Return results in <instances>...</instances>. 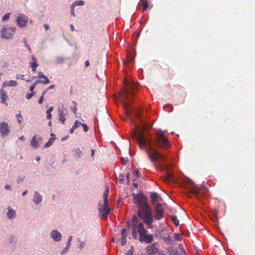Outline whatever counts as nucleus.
<instances>
[{
  "instance_id": "nucleus-1",
  "label": "nucleus",
  "mask_w": 255,
  "mask_h": 255,
  "mask_svg": "<svg viewBox=\"0 0 255 255\" xmlns=\"http://www.w3.org/2000/svg\"><path fill=\"white\" fill-rule=\"evenodd\" d=\"M132 134L133 137L136 140L140 149L146 152L152 163L159 160L163 162L165 161L166 160L164 157L151 146V139L145 136L142 131H136L133 132Z\"/></svg>"
},
{
  "instance_id": "nucleus-27",
  "label": "nucleus",
  "mask_w": 255,
  "mask_h": 255,
  "mask_svg": "<svg viewBox=\"0 0 255 255\" xmlns=\"http://www.w3.org/2000/svg\"><path fill=\"white\" fill-rule=\"evenodd\" d=\"M40 82H41V80H37V81H35V82L33 83L32 85L30 87V89H29L30 91L31 92H33V90H34V89H35V87H36V85H37V84H38V83H40Z\"/></svg>"
},
{
  "instance_id": "nucleus-5",
  "label": "nucleus",
  "mask_w": 255,
  "mask_h": 255,
  "mask_svg": "<svg viewBox=\"0 0 255 255\" xmlns=\"http://www.w3.org/2000/svg\"><path fill=\"white\" fill-rule=\"evenodd\" d=\"M155 144L159 147L167 149L170 147V143L164 132L161 129H158L157 132V137L155 140Z\"/></svg>"
},
{
  "instance_id": "nucleus-49",
  "label": "nucleus",
  "mask_w": 255,
  "mask_h": 255,
  "mask_svg": "<svg viewBox=\"0 0 255 255\" xmlns=\"http://www.w3.org/2000/svg\"><path fill=\"white\" fill-rule=\"evenodd\" d=\"M43 101H44V97L43 96H40V97L39 99V101H38L39 104H41L43 103Z\"/></svg>"
},
{
  "instance_id": "nucleus-24",
  "label": "nucleus",
  "mask_w": 255,
  "mask_h": 255,
  "mask_svg": "<svg viewBox=\"0 0 255 255\" xmlns=\"http://www.w3.org/2000/svg\"><path fill=\"white\" fill-rule=\"evenodd\" d=\"M171 220L175 226L177 227L179 226V221L175 215L171 216Z\"/></svg>"
},
{
  "instance_id": "nucleus-32",
  "label": "nucleus",
  "mask_w": 255,
  "mask_h": 255,
  "mask_svg": "<svg viewBox=\"0 0 255 255\" xmlns=\"http://www.w3.org/2000/svg\"><path fill=\"white\" fill-rule=\"evenodd\" d=\"M23 42L24 43V46L28 49V50L31 53V49L30 48V47L28 44L27 42L26 41L25 38H24L23 39Z\"/></svg>"
},
{
  "instance_id": "nucleus-55",
  "label": "nucleus",
  "mask_w": 255,
  "mask_h": 255,
  "mask_svg": "<svg viewBox=\"0 0 255 255\" xmlns=\"http://www.w3.org/2000/svg\"><path fill=\"white\" fill-rule=\"evenodd\" d=\"M135 173L137 177H139V171L138 169L135 170Z\"/></svg>"
},
{
  "instance_id": "nucleus-48",
  "label": "nucleus",
  "mask_w": 255,
  "mask_h": 255,
  "mask_svg": "<svg viewBox=\"0 0 255 255\" xmlns=\"http://www.w3.org/2000/svg\"><path fill=\"white\" fill-rule=\"evenodd\" d=\"M57 60L58 63H62L64 61V58L62 57H59Z\"/></svg>"
},
{
  "instance_id": "nucleus-50",
  "label": "nucleus",
  "mask_w": 255,
  "mask_h": 255,
  "mask_svg": "<svg viewBox=\"0 0 255 255\" xmlns=\"http://www.w3.org/2000/svg\"><path fill=\"white\" fill-rule=\"evenodd\" d=\"M133 252L131 250H129L128 253L126 254V255H132Z\"/></svg>"
},
{
  "instance_id": "nucleus-28",
  "label": "nucleus",
  "mask_w": 255,
  "mask_h": 255,
  "mask_svg": "<svg viewBox=\"0 0 255 255\" xmlns=\"http://www.w3.org/2000/svg\"><path fill=\"white\" fill-rule=\"evenodd\" d=\"M174 237L175 240L177 241H181L183 239L182 236L177 233L174 234Z\"/></svg>"
},
{
  "instance_id": "nucleus-26",
  "label": "nucleus",
  "mask_w": 255,
  "mask_h": 255,
  "mask_svg": "<svg viewBox=\"0 0 255 255\" xmlns=\"http://www.w3.org/2000/svg\"><path fill=\"white\" fill-rule=\"evenodd\" d=\"M32 63L31 64V67L34 68H37V67L38 66V64H37V63L36 62V59L34 57V56H32Z\"/></svg>"
},
{
  "instance_id": "nucleus-56",
  "label": "nucleus",
  "mask_w": 255,
  "mask_h": 255,
  "mask_svg": "<svg viewBox=\"0 0 255 255\" xmlns=\"http://www.w3.org/2000/svg\"><path fill=\"white\" fill-rule=\"evenodd\" d=\"M23 77H24L23 75H20L19 76H16V79H23Z\"/></svg>"
},
{
  "instance_id": "nucleus-59",
  "label": "nucleus",
  "mask_w": 255,
  "mask_h": 255,
  "mask_svg": "<svg viewBox=\"0 0 255 255\" xmlns=\"http://www.w3.org/2000/svg\"><path fill=\"white\" fill-rule=\"evenodd\" d=\"M4 188L7 189V190H9V189H10L11 188V187L9 185H5L4 186Z\"/></svg>"
},
{
  "instance_id": "nucleus-17",
  "label": "nucleus",
  "mask_w": 255,
  "mask_h": 255,
  "mask_svg": "<svg viewBox=\"0 0 255 255\" xmlns=\"http://www.w3.org/2000/svg\"><path fill=\"white\" fill-rule=\"evenodd\" d=\"M58 114L59 116V120L64 124L66 120V118L64 116V107L63 106L61 108L58 109Z\"/></svg>"
},
{
  "instance_id": "nucleus-7",
  "label": "nucleus",
  "mask_w": 255,
  "mask_h": 255,
  "mask_svg": "<svg viewBox=\"0 0 255 255\" xmlns=\"http://www.w3.org/2000/svg\"><path fill=\"white\" fill-rule=\"evenodd\" d=\"M13 28L3 27L1 30V36L4 39L10 38L14 33Z\"/></svg>"
},
{
  "instance_id": "nucleus-44",
  "label": "nucleus",
  "mask_w": 255,
  "mask_h": 255,
  "mask_svg": "<svg viewBox=\"0 0 255 255\" xmlns=\"http://www.w3.org/2000/svg\"><path fill=\"white\" fill-rule=\"evenodd\" d=\"M74 4H72L71 6V14L72 16H75V14L74 13Z\"/></svg>"
},
{
  "instance_id": "nucleus-35",
  "label": "nucleus",
  "mask_w": 255,
  "mask_h": 255,
  "mask_svg": "<svg viewBox=\"0 0 255 255\" xmlns=\"http://www.w3.org/2000/svg\"><path fill=\"white\" fill-rule=\"evenodd\" d=\"M54 139L53 138H50L49 139V141L48 142H47L45 145H44V147H49L50 146H51L54 141Z\"/></svg>"
},
{
  "instance_id": "nucleus-30",
  "label": "nucleus",
  "mask_w": 255,
  "mask_h": 255,
  "mask_svg": "<svg viewBox=\"0 0 255 255\" xmlns=\"http://www.w3.org/2000/svg\"><path fill=\"white\" fill-rule=\"evenodd\" d=\"M124 176L122 174H120L119 177L117 178V180L120 183L122 184L124 182Z\"/></svg>"
},
{
  "instance_id": "nucleus-51",
  "label": "nucleus",
  "mask_w": 255,
  "mask_h": 255,
  "mask_svg": "<svg viewBox=\"0 0 255 255\" xmlns=\"http://www.w3.org/2000/svg\"><path fill=\"white\" fill-rule=\"evenodd\" d=\"M132 59H133V58H132L131 57H129V56H128L127 58V62H131L132 61Z\"/></svg>"
},
{
  "instance_id": "nucleus-39",
  "label": "nucleus",
  "mask_w": 255,
  "mask_h": 255,
  "mask_svg": "<svg viewBox=\"0 0 255 255\" xmlns=\"http://www.w3.org/2000/svg\"><path fill=\"white\" fill-rule=\"evenodd\" d=\"M121 161L123 165H126L128 162V159L127 158L122 157L121 158Z\"/></svg>"
},
{
  "instance_id": "nucleus-62",
  "label": "nucleus",
  "mask_w": 255,
  "mask_h": 255,
  "mask_svg": "<svg viewBox=\"0 0 255 255\" xmlns=\"http://www.w3.org/2000/svg\"><path fill=\"white\" fill-rule=\"evenodd\" d=\"M75 128H73V127L72 126V128L70 129L69 132L70 133H73Z\"/></svg>"
},
{
  "instance_id": "nucleus-47",
  "label": "nucleus",
  "mask_w": 255,
  "mask_h": 255,
  "mask_svg": "<svg viewBox=\"0 0 255 255\" xmlns=\"http://www.w3.org/2000/svg\"><path fill=\"white\" fill-rule=\"evenodd\" d=\"M129 176H130V174L129 173H127L126 174V178H127V183H128V185L129 184V182H130Z\"/></svg>"
},
{
  "instance_id": "nucleus-10",
  "label": "nucleus",
  "mask_w": 255,
  "mask_h": 255,
  "mask_svg": "<svg viewBox=\"0 0 255 255\" xmlns=\"http://www.w3.org/2000/svg\"><path fill=\"white\" fill-rule=\"evenodd\" d=\"M16 22L17 25L20 27L25 26L28 22L27 17L23 14H19L17 17Z\"/></svg>"
},
{
  "instance_id": "nucleus-41",
  "label": "nucleus",
  "mask_w": 255,
  "mask_h": 255,
  "mask_svg": "<svg viewBox=\"0 0 255 255\" xmlns=\"http://www.w3.org/2000/svg\"><path fill=\"white\" fill-rule=\"evenodd\" d=\"M170 255H181L177 250H173L170 253Z\"/></svg>"
},
{
  "instance_id": "nucleus-61",
  "label": "nucleus",
  "mask_w": 255,
  "mask_h": 255,
  "mask_svg": "<svg viewBox=\"0 0 255 255\" xmlns=\"http://www.w3.org/2000/svg\"><path fill=\"white\" fill-rule=\"evenodd\" d=\"M136 116L137 118H139L140 117V112L138 111L136 112Z\"/></svg>"
},
{
  "instance_id": "nucleus-36",
  "label": "nucleus",
  "mask_w": 255,
  "mask_h": 255,
  "mask_svg": "<svg viewBox=\"0 0 255 255\" xmlns=\"http://www.w3.org/2000/svg\"><path fill=\"white\" fill-rule=\"evenodd\" d=\"M132 236L133 238L135 239H137V232H138L136 230V228H132Z\"/></svg>"
},
{
  "instance_id": "nucleus-42",
  "label": "nucleus",
  "mask_w": 255,
  "mask_h": 255,
  "mask_svg": "<svg viewBox=\"0 0 255 255\" xmlns=\"http://www.w3.org/2000/svg\"><path fill=\"white\" fill-rule=\"evenodd\" d=\"M81 126L83 127V130L85 132H87L89 130V128L87 125L85 124H82Z\"/></svg>"
},
{
  "instance_id": "nucleus-54",
  "label": "nucleus",
  "mask_w": 255,
  "mask_h": 255,
  "mask_svg": "<svg viewBox=\"0 0 255 255\" xmlns=\"http://www.w3.org/2000/svg\"><path fill=\"white\" fill-rule=\"evenodd\" d=\"M179 249L182 251L183 252V251H184V249H183V247L182 246V244H180L179 245Z\"/></svg>"
},
{
  "instance_id": "nucleus-8",
  "label": "nucleus",
  "mask_w": 255,
  "mask_h": 255,
  "mask_svg": "<svg viewBox=\"0 0 255 255\" xmlns=\"http://www.w3.org/2000/svg\"><path fill=\"white\" fill-rule=\"evenodd\" d=\"M154 218L157 220H160L164 217L163 208L162 206L157 203L155 206Z\"/></svg>"
},
{
  "instance_id": "nucleus-60",
  "label": "nucleus",
  "mask_w": 255,
  "mask_h": 255,
  "mask_svg": "<svg viewBox=\"0 0 255 255\" xmlns=\"http://www.w3.org/2000/svg\"><path fill=\"white\" fill-rule=\"evenodd\" d=\"M70 29H71V30L72 31H75V28L74 27V25L72 24H71L70 25Z\"/></svg>"
},
{
  "instance_id": "nucleus-12",
  "label": "nucleus",
  "mask_w": 255,
  "mask_h": 255,
  "mask_svg": "<svg viewBox=\"0 0 255 255\" xmlns=\"http://www.w3.org/2000/svg\"><path fill=\"white\" fill-rule=\"evenodd\" d=\"M9 131V127L6 123L2 122L0 124V132L1 136H6Z\"/></svg>"
},
{
  "instance_id": "nucleus-18",
  "label": "nucleus",
  "mask_w": 255,
  "mask_h": 255,
  "mask_svg": "<svg viewBox=\"0 0 255 255\" xmlns=\"http://www.w3.org/2000/svg\"><path fill=\"white\" fill-rule=\"evenodd\" d=\"M0 99H1V103H4L7 105V103L5 101L8 99V96L3 89L0 90Z\"/></svg>"
},
{
  "instance_id": "nucleus-33",
  "label": "nucleus",
  "mask_w": 255,
  "mask_h": 255,
  "mask_svg": "<svg viewBox=\"0 0 255 255\" xmlns=\"http://www.w3.org/2000/svg\"><path fill=\"white\" fill-rule=\"evenodd\" d=\"M72 4H74V6L76 5H83L84 4V2L83 0H76Z\"/></svg>"
},
{
  "instance_id": "nucleus-37",
  "label": "nucleus",
  "mask_w": 255,
  "mask_h": 255,
  "mask_svg": "<svg viewBox=\"0 0 255 255\" xmlns=\"http://www.w3.org/2000/svg\"><path fill=\"white\" fill-rule=\"evenodd\" d=\"M122 237L127 238V230L123 229L121 233Z\"/></svg>"
},
{
  "instance_id": "nucleus-46",
  "label": "nucleus",
  "mask_w": 255,
  "mask_h": 255,
  "mask_svg": "<svg viewBox=\"0 0 255 255\" xmlns=\"http://www.w3.org/2000/svg\"><path fill=\"white\" fill-rule=\"evenodd\" d=\"M147 7H148L147 2H144L143 3L142 10L144 11V10H146L147 8Z\"/></svg>"
},
{
  "instance_id": "nucleus-22",
  "label": "nucleus",
  "mask_w": 255,
  "mask_h": 255,
  "mask_svg": "<svg viewBox=\"0 0 255 255\" xmlns=\"http://www.w3.org/2000/svg\"><path fill=\"white\" fill-rule=\"evenodd\" d=\"M7 216L8 218L10 219L14 218L15 217V211L13 209L9 208Z\"/></svg>"
},
{
  "instance_id": "nucleus-38",
  "label": "nucleus",
  "mask_w": 255,
  "mask_h": 255,
  "mask_svg": "<svg viewBox=\"0 0 255 255\" xmlns=\"http://www.w3.org/2000/svg\"><path fill=\"white\" fill-rule=\"evenodd\" d=\"M43 79H44V80H41L42 82H40V83H43L44 84H48L50 83V80L48 79V78L46 76Z\"/></svg>"
},
{
  "instance_id": "nucleus-14",
  "label": "nucleus",
  "mask_w": 255,
  "mask_h": 255,
  "mask_svg": "<svg viewBox=\"0 0 255 255\" xmlns=\"http://www.w3.org/2000/svg\"><path fill=\"white\" fill-rule=\"evenodd\" d=\"M150 197L152 203L155 205L158 203L159 200L161 199L159 197V194L155 192L151 193Z\"/></svg>"
},
{
  "instance_id": "nucleus-6",
  "label": "nucleus",
  "mask_w": 255,
  "mask_h": 255,
  "mask_svg": "<svg viewBox=\"0 0 255 255\" xmlns=\"http://www.w3.org/2000/svg\"><path fill=\"white\" fill-rule=\"evenodd\" d=\"M98 209L99 212V217L104 220H106L111 211L109 202L107 203L104 202L102 204H100Z\"/></svg>"
},
{
  "instance_id": "nucleus-2",
  "label": "nucleus",
  "mask_w": 255,
  "mask_h": 255,
  "mask_svg": "<svg viewBox=\"0 0 255 255\" xmlns=\"http://www.w3.org/2000/svg\"><path fill=\"white\" fill-rule=\"evenodd\" d=\"M132 196L134 203L138 208V216L144 219V223L148 228H151L149 226L153 222V218L151 208L147 203L146 196L142 193L132 194Z\"/></svg>"
},
{
  "instance_id": "nucleus-64",
  "label": "nucleus",
  "mask_w": 255,
  "mask_h": 255,
  "mask_svg": "<svg viewBox=\"0 0 255 255\" xmlns=\"http://www.w3.org/2000/svg\"><path fill=\"white\" fill-rule=\"evenodd\" d=\"M95 154V150L94 149H91V156L93 157Z\"/></svg>"
},
{
  "instance_id": "nucleus-21",
  "label": "nucleus",
  "mask_w": 255,
  "mask_h": 255,
  "mask_svg": "<svg viewBox=\"0 0 255 255\" xmlns=\"http://www.w3.org/2000/svg\"><path fill=\"white\" fill-rule=\"evenodd\" d=\"M42 201V196L38 193L37 191L34 192V197H33V202L35 204H38L40 203Z\"/></svg>"
},
{
  "instance_id": "nucleus-63",
  "label": "nucleus",
  "mask_w": 255,
  "mask_h": 255,
  "mask_svg": "<svg viewBox=\"0 0 255 255\" xmlns=\"http://www.w3.org/2000/svg\"><path fill=\"white\" fill-rule=\"evenodd\" d=\"M48 89L45 90L42 93V95L41 96H43L44 97V95L46 94V93L47 92Z\"/></svg>"
},
{
  "instance_id": "nucleus-4",
  "label": "nucleus",
  "mask_w": 255,
  "mask_h": 255,
  "mask_svg": "<svg viewBox=\"0 0 255 255\" xmlns=\"http://www.w3.org/2000/svg\"><path fill=\"white\" fill-rule=\"evenodd\" d=\"M129 82L127 80L124 81L125 88H122L121 90V98L122 102L123 107L127 115L129 114L128 110V107L130 106V103L127 102L128 100V96L129 94V91L128 90Z\"/></svg>"
},
{
  "instance_id": "nucleus-9",
  "label": "nucleus",
  "mask_w": 255,
  "mask_h": 255,
  "mask_svg": "<svg viewBox=\"0 0 255 255\" xmlns=\"http://www.w3.org/2000/svg\"><path fill=\"white\" fill-rule=\"evenodd\" d=\"M145 250L148 255H154L158 252V243L155 242L151 245L147 246Z\"/></svg>"
},
{
  "instance_id": "nucleus-19",
  "label": "nucleus",
  "mask_w": 255,
  "mask_h": 255,
  "mask_svg": "<svg viewBox=\"0 0 255 255\" xmlns=\"http://www.w3.org/2000/svg\"><path fill=\"white\" fill-rule=\"evenodd\" d=\"M136 230L138 232L139 237L141 235H144L147 232V231L144 229L143 225L142 223H139L136 227Z\"/></svg>"
},
{
  "instance_id": "nucleus-34",
  "label": "nucleus",
  "mask_w": 255,
  "mask_h": 255,
  "mask_svg": "<svg viewBox=\"0 0 255 255\" xmlns=\"http://www.w3.org/2000/svg\"><path fill=\"white\" fill-rule=\"evenodd\" d=\"M10 13L9 12L6 13L5 15H4L2 17V20L3 21H6L9 19L10 17Z\"/></svg>"
},
{
  "instance_id": "nucleus-58",
  "label": "nucleus",
  "mask_w": 255,
  "mask_h": 255,
  "mask_svg": "<svg viewBox=\"0 0 255 255\" xmlns=\"http://www.w3.org/2000/svg\"><path fill=\"white\" fill-rule=\"evenodd\" d=\"M70 245H71V242H68L67 246L66 247V249H69Z\"/></svg>"
},
{
  "instance_id": "nucleus-13",
  "label": "nucleus",
  "mask_w": 255,
  "mask_h": 255,
  "mask_svg": "<svg viewBox=\"0 0 255 255\" xmlns=\"http://www.w3.org/2000/svg\"><path fill=\"white\" fill-rule=\"evenodd\" d=\"M153 240V237L152 235L149 234L146 235V234L144 235H141L139 237V241L140 242H145L146 244H149Z\"/></svg>"
},
{
  "instance_id": "nucleus-40",
  "label": "nucleus",
  "mask_w": 255,
  "mask_h": 255,
  "mask_svg": "<svg viewBox=\"0 0 255 255\" xmlns=\"http://www.w3.org/2000/svg\"><path fill=\"white\" fill-rule=\"evenodd\" d=\"M35 95L34 92H31V93H29L26 95V98L27 100H30L32 96H33Z\"/></svg>"
},
{
  "instance_id": "nucleus-15",
  "label": "nucleus",
  "mask_w": 255,
  "mask_h": 255,
  "mask_svg": "<svg viewBox=\"0 0 255 255\" xmlns=\"http://www.w3.org/2000/svg\"><path fill=\"white\" fill-rule=\"evenodd\" d=\"M40 139L38 136H33L31 140L30 145L33 148H37L39 146Z\"/></svg>"
},
{
  "instance_id": "nucleus-3",
  "label": "nucleus",
  "mask_w": 255,
  "mask_h": 255,
  "mask_svg": "<svg viewBox=\"0 0 255 255\" xmlns=\"http://www.w3.org/2000/svg\"><path fill=\"white\" fill-rule=\"evenodd\" d=\"M189 188L190 192L199 200H201L208 191V188L206 186H202L199 187L191 180L189 182Z\"/></svg>"
},
{
  "instance_id": "nucleus-43",
  "label": "nucleus",
  "mask_w": 255,
  "mask_h": 255,
  "mask_svg": "<svg viewBox=\"0 0 255 255\" xmlns=\"http://www.w3.org/2000/svg\"><path fill=\"white\" fill-rule=\"evenodd\" d=\"M127 238L122 237L121 245L124 246L126 245L127 243Z\"/></svg>"
},
{
  "instance_id": "nucleus-20",
  "label": "nucleus",
  "mask_w": 255,
  "mask_h": 255,
  "mask_svg": "<svg viewBox=\"0 0 255 255\" xmlns=\"http://www.w3.org/2000/svg\"><path fill=\"white\" fill-rule=\"evenodd\" d=\"M17 85V83L16 81L10 80L7 81L3 83L2 85V88L6 86L15 87Z\"/></svg>"
},
{
  "instance_id": "nucleus-52",
  "label": "nucleus",
  "mask_w": 255,
  "mask_h": 255,
  "mask_svg": "<svg viewBox=\"0 0 255 255\" xmlns=\"http://www.w3.org/2000/svg\"><path fill=\"white\" fill-rule=\"evenodd\" d=\"M85 66L86 67H88L90 65V62L88 60H86L85 62Z\"/></svg>"
},
{
  "instance_id": "nucleus-45",
  "label": "nucleus",
  "mask_w": 255,
  "mask_h": 255,
  "mask_svg": "<svg viewBox=\"0 0 255 255\" xmlns=\"http://www.w3.org/2000/svg\"><path fill=\"white\" fill-rule=\"evenodd\" d=\"M45 77H46V76H45L42 72L39 71V72H38V77L39 78H45Z\"/></svg>"
},
{
  "instance_id": "nucleus-23",
  "label": "nucleus",
  "mask_w": 255,
  "mask_h": 255,
  "mask_svg": "<svg viewBox=\"0 0 255 255\" xmlns=\"http://www.w3.org/2000/svg\"><path fill=\"white\" fill-rule=\"evenodd\" d=\"M109 187H107V188L104 192V195H103L104 201L105 203H107V202H108V194H109Z\"/></svg>"
},
{
  "instance_id": "nucleus-29",
  "label": "nucleus",
  "mask_w": 255,
  "mask_h": 255,
  "mask_svg": "<svg viewBox=\"0 0 255 255\" xmlns=\"http://www.w3.org/2000/svg\"><path fill=\"white\" fill-rule=\"evenodd\" d=\"M132 228H136V224L137 223V219L135 216H134L132 219Z\"/></svg>"
},
{
  "instance_id": "nucleus-11",
  "label": "nucleus",
  "mask_w": 255,
  "mask_h": 255,
  "mask_svg": "<svg viewBox=\"0 0 255 255\" xmlns=\"http://www.w3.org/2000/svg\"><path fill=\"white\" fill-rule=\"evenodd\" d=\"M169 168V165H164L163 167L160 168L159 169L166 172V176L163 179L164 181L166 182L173 181L172 174L168 172Z\"/></svg>"
},
{
  "instance_id": "nucleus-16",
  "label": "nucleus",
  "mask_w": 255,
  "mask_h": 255,
  "mask_svg": "<svg viewBox=\"0 0 255 255\" xmlns=\"http://www.w3.org/2000/svg\"><path fill=\"white\" fill-rule=\"evenodd\" d=\"M51 236L56 242L60 241L61 239V234L56 230H54L51 232Z\"/></svg>"
},
{
  "instance_id": "nucleus-57",
  "label": "nucleus",
  "mask_w": 255,
  "mask_h": 255,
  "mask_svg": "<svg viewBox=\"0 0 255 255\" xmlns=\"http://www.w3.org/2000/svg\"><path fill=\"white\" fill-rule=\"evenodd\" d=\"M68 250H69V249H66V247H65V248H64V249L62 251V252H61V254H62V255L64 254L65 253H66V252L68 251Z\"/></svg>"
},
{
  "instance_id": "nucleus-53",
  "label": "nucleus",
  "mask_w": 255,
  "mask_h": 255,
  "mask_svg": "<svg viewBox=\"0 0 255 255\" xmlns=\"http://www.w3.org/2000/svg\"><path fill=\"white\" fill-rule=\"evenodd\" d=\"M44 28H45L46 30H47L49 29V25L47 24H44Z\"/></svg>"
},
{
  "instance_id": "nucleus-25",
  "label": "nucleus",
  "mask_w": 255,
  "mask_h": 255,
  "mask_svg": "<svg viewBox=\"0 0 255 255\" xmlns=\"http://www.w3.org/2000/svg\"><path fill=\"white\" fill-rule=\"evenodd\" d=\"M53 110V107H50L47 111H46V117L48 119H51L52 115L51 112H52Z\"/></svg>"
},
{
  "instance_id": "nucleus-31",
  "label": "nucleus",
  "mask_w": 255,
  "mask_h": 255,
  "mask_svg": "<svg viewBox=\"0 0 255 255\" xmlns=\"http://www.w3.org/2000/svg\"><path fill=\"white\" fill-rule=\"evenodd\" d=\"M82 125V123L80 122H79L78 120H76L75 121V123L73 126V128H78L80 127V126H81Z\"/></svg>"
}]
</instances>
